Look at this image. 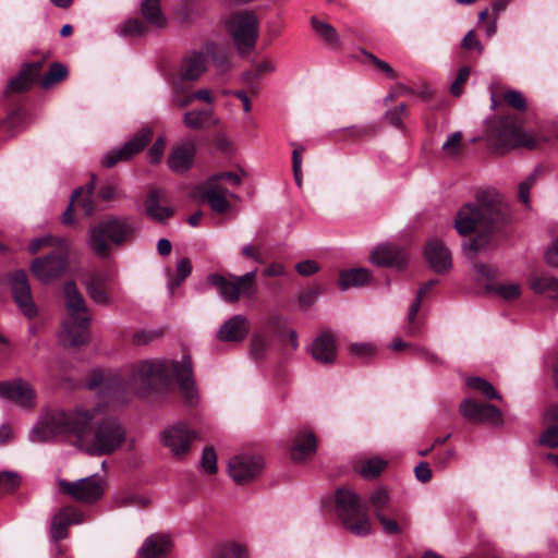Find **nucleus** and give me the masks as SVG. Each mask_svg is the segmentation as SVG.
<instances>
[{"mask_svg": "<svg viewBox=\"0 0 558 558\" xmlns=\"http://www.w3.org/2000/svg\"><path fill=\"white\" fill-rule=\"evenodd\" d=\"M257 269L246 272L243 276L223 277L219 274H210L207 283L218 291L219 295L227 302L234 303L240 295L253 296L256 291L255 277Z\"/></svg>", "mask_w": 558, "mask_h": 558, "instance_id": "0eeeda50", "label": "nucleus"}, {"mask_svg": "<svg viewBox=\"0 0 558 558\" xmlns=\"http://www.w3.org/2000/svg\"><path fill=\"white\" fill-rule=\"evenodd\" d=\"M386 465L387 462L385 460L373 458L362 461L360 465L356 466V470L364 478H374L381 473Z\"/></svg>", "mask_w": 558, "mask_h": 558, "instance_id": "c03bdc74", "label": "nucleus"}, {"mask_svg": "<svg viewBox=\"0 0 558 558\" xmlns=\"http://www.w3.org/2000/svg\"><path fill=\"white\" fill-rule=\"evenodd\" d=\"M295 270L301 276H311L319 270V266L315 260H303L295 265Z\"/></svg>", "mask_w": 558, "mask_h": 558, "instance_id": "69168bd1", "label": "nucleus"}, {"mask_svg": "<svg viewBox=\"0 0 558 558\" xmlns=\"http://www.w3.org/2000/svg\"><path fill=\"white\" fill-rule=\"evenodd\" d=\"M275 70H276V66L272 62H270L268 60H264L262 62L254 63L250 70L245 71L241 75V81L243 83H252V82L258 80L264 74H269V73L275 72Z\"/></svg>", "mask_w": 558, "mask_h": 558, "instance_id": "37998d69", "label": "nucleus"}, {"mask_svg": "<svg viewBox=\"0 0 558 558\" xmlns=\"http://www.w3.org/2000/svg\"><path fill=\"white\" fill-rule=\"evenodd\" d=\"M206 56L201 52H192L181 63L180 76L183 81H196L206 71Z\"/></svg>", "mask_w": 558, "mask_h": 558, "instance_id": "cd10ccee", "label": "nucleus"}, {"mask_svg": "<svg viewBox=\"0 0 558 558\" xmlns=\"http://www.w3.org/2000/svg\"><path fill=\"white\" fill-rule=\"evenodd\" d=\"M95 180L96 179L93 177L92 182H89L85 187H80L73 192L71 202L63 214L62 221L64 225H72L74 222L72 215L74 207H81L85 216H90L94 214L95 204L93 201V193L96 184Z\"/></svg>", "mask_w": 558, "mask_h": 558, "instance_id": "6ab92c4d", "label": "nucleus"}, {"mask_svg": "<svg viewBox=\"0 0 558 558\" xmlns=\"http://www.w3.org/2000/svg\"><path fill=\"white\" fill-rule=\"evenodd\" d=\"M74 436L82 450L90 456H109L122 447L126 430L112 416L97 420V410L76 407L70 410L54 409L45 412L31 429L28 438L34 444L50 441L57 437Z\"/></svg>", "mask_w": 558, "mask_h": 558, "instance_id": "f257e3e1", "label": "nucleus"}, {"mask_svg": "<svg viewBox=\"0 0 558 558\" xmlns=\"http://www.w3.org/2000/svg\"><path fill=\"white\" fill-rule=\"evenodd\" d=\"M201 195L217 214H225L230 209L231 205L228 197L238 198L234 193L227 191L209 180L203 184Z\"/></svg>", "mask_w": 558, "mask_h": 558, "instance_id": "412c9836", "label": "nucleus"}, {"mask_svg": "<svg viewBox=\"0 0 558 558\" xmlns=\"http://www.w3.org/2000/svg\"><path fill=\"white\" fill-rule=\"evenodd\" d=\"M113 245L132 241L136 235L135 222L126 216H108L98 221Z\"/></svg>", "mask_w": 558, "mask_h": 558, "instance_id": "ddd939ff", "label": "nucleus"}, {"mask_svg": "<svg viewBox=\"0 0 558 558\" xmlns=\"http://www.w3.org/2000/svg\"><path fill=\"white\" fill-rule=\"evenodd\" d=\"M463 135L461 131H456L449 134L441 145V154L448 159H458L464 151L465 144L462 141Z\"/></svg>", "mask_w": 558, "mask_h": 558, "instance_id": "e433bc0d", "label": "nucleus"}, {"mask_svg": "<svg viewBox=\"0 0 558 558\" xmlns=\"http://www.w3.org/2000/svg\"><path fill=\"white\" fill-rule=\"evenodd\" d=\"M163 198L161 190H151L145 202V211L149 218L157 222H165L173 215V209L168 206H161L160 201Z\"/></svg>", "mask_w": 558, "mask_h": 558, "instance_id": "c85d7f7f", "label": "nucleus"}, {"mask_svg": "<svg viewBox=\"0 0 558 558\" xmlns=\"http://www.w3.org/2000/svg\"><path fill=\"white\" fill-rule=\"evenodd\" d=\"M196 155V142L187 137L173 146L168 156V167L175 173H184L191 169Z\"/></svg>", "mask_w": 558, "mask_h": 558, "instance_id": "a211bd4d", "label": "nucleus"}, {"mask_svg": "<svg viewBox=\"0 0 558 558\" xmlns=\"http://www.w3.org/2000/svg\"><path fill=\"white\" fill-rule=\"evenodd\" d=\"M20 485V476L14 472H0V490L8 493L17 488Z\"/></svg>", "mask_w": 558, "mask_h": 558, "instance_id": "5fc2aeb1", "label": "nucleus"}, {"mask_svg": "<svg viewBox=\"0 0 558 558\" xmlns=\"http://www.w3.org/2000/svg\"><path fill=\"white\" fill-rule=\"evenodd\" d=\"M536 173L530 174L525 181L521 182L519 185L518 197L522 204L525 206L530 205V190L535 183Z\"/></svg>", "mask_w": 558, "mask_h": 558, "instance_id": "bf43d9fd", "label": "nucleus"}, {"mask_svg": "<svg viewBox=\"0 0 558 558\" xmlns=\"http://www.w3.org/2000/svg\"><path fill=\"white\" fill-rule=\"evenodd\" d=\"M546 417L551 425L541 435L539 444L548 448H558V405L550 408Z\"/></svg>", "mask_w": 558, "mask_h": 558, "instance_id": "c9c22d12", "label": "nucleus"}, {"mask_svg": "<svg viewBox=\"0 0 558 558\" xmlns=\"http://www.w3.org/2000/svg\"><path fill=\"white\" fill-rule=\"evenodd\" d=\"M311 24L316 34L324 40L328 46L336 48L339 47V37L332 25L319 21L316 17L311 19Z\"/></svg>", "mask_w": 558, "mask_h": 558, "instance_id": "ea45409f", "label": "nucleus"}, {"mask_svg": "<svg viewBox=\"0 0 558 558\" xmlns=\"http://www.w3.org/2000/svg\"><path fill=\"white\" fill-rule=\"evenodd\" d=\"M58 484L65 494L82 502H94L104 494L102 480L96 475L86 476L74 482L58 480Z\"/></svg>", "mask_w": 558, "mask_h": 558, "instance_id": "9d476101", "label": "nucleus"}, {"mask_svg": "<svg viewBox=\"0 0 558 558\" xmlns=\"http://www.w3.org/2000/svg\"><path fill=\"white\" fill-rule=\"evenodd\" d=\"M43 247H57L60 251H68L69 243L64 238H58L51 234H46L40 238L34 239L29 243L28 250L32 254H35Z\"/></svg>", "mask_w": 558, "mask_h": 558, "instance_id": "a19ab883", "label": "nucleus"}, {"mask_svg": "<svg viewBox=\"0 0 558 558\" xmlns=\"http://www.w3.org/2000/svg\"><path fill=\"white\" fill-rule=\"evenodd\" d=\"M488 290L506 301L517 300L521 295V286L517 282H505L492 286Z\"/></svg>", "mask_w": 558, "mask_h": 558, "instance_id": "a18cd8bd", "label": "nucleus"}, {"mask_svg": "<svg viewBox=\"0 0 558 558\" xmlns=\"http://www.w3.org/2000/svg\"><path fill=\"white\" fill-rule=\"evenodd\" d=\"M317 441L315 434L306 428L300 429L294 435L291 446V459L294 462H303L311 459L316 452Z\"/></svg>", "mask_w": 558, "mask_h": 558, "instance_id": "5701e85b", "label": "nucleus"}, {"mask_svg": "<svg viewBox=\"0 0 558 558\" xmlns=\"http://www.w3.org/2000/svg\"><path fill=\"white\" fill-rule=\"evenodd\" d=\"M166 141L163 137H159L156 140L154 145L148 150V157L150 163H158L161 160V157L165 151Z\"/></svg>", "mask_w": 558, "mask_h": 558, "instance_id": "0e129e2a", "label": "nucleus"}, {"mask_svg": "<svg viewBox=\"0 0 558 558\" xmlns=\"http://www.w3.org/2000/svg\"><path fill=\"white\" fill-rule=\"evenodd\" d=\"M263 469L260 458L252 456H235L229 461V474L238 484H246L255 478Z\"/></svg>", "mask_w": 558, "mask_h": 558, "instance_id": "f3484780", "label": "nucleus"}, {"mask_svg": "<svg viewBox=\"0 0 558 558\" xmlns=\"http://www.w3.org/2000/svg\"><path fill=\"white\" fill-rule=\"evenodd\" d=\"M470 68L463 66L459 70L454 82L450 86V92L454 96H460L462 93V85L466 82L470 75Z\"/></svg>", "mask_w": 558, "mask_h": 558, "instance_id": "680f3d73", "label": "nucleus"}, {"mask_svg": "<svg viewBox=\"0 0 558 558\" xmlns=\"http://www.w3.org/2000/svg\"><path fill=\"white\" fill-rule=\"evenodd\" d=\"M369 259L373 264L378 266L396 267L401 269L407 265L409 256L398 246L391 244H379L372 251Z\"/></svg>", "mask_w": 558, "mask_h": 558, "instance_id": "aec40b11", "label": "nucleus"}, {"mask_svg": "<svg viewBox=\"0 0 558 558\" xmlns=\"http://www.w3.org/2000/svg\"><path fill=\"white\" fill-rule=\"evenodd\" d=\"M13 299L24 316L32 319L37 315V307L33 301L31 287L24 271H16L11 279Z\"/></svg>", "mask_w": 558, "mask_h": 558, "instance_id": "dca6fc26", "label": "nucleus"}, {"mask_svg": "<svg viewBox=\"0 0 558 558\" xmlns=\"http://www.w3.org/2000/svg\"><path fill=\"white\" fill-rule=\"evenodd\" d=\"M63 294L68 317L62 323L59 342L64 348H77L87 343L89 339L88 326L92 317L83 295L73 281L64 283Z\"/></svg>", "mask_w": 558, "mask_h": 558, "instance_id": "20e7f679", "label": "nucleus"}, {"mask_svg": "<svg viewBox=\"0 0 558 558\" xmlns=\"http://www.w3.org/2000/svg\"><path fill=\"white\" fill-rule=\"evenodd\" d=\"M85 289L88 296L98 305L111 306L114 304L113 289L100 287L99 283H86Z\"/></svg>", "mask_w": 558, "mask_h": 558, "instance_id": "58836bf2", "label": "nucleus"}, {"mask_svg": "<svg viewBox=\"0 0 558 558\" xmlns=\"http://www.w3.org/2000/svg\"><path fill=\"white\" fill-rule=\"evenodd\" d=\"M313 357L320 363H332L336 359V342L332 336H318L311 348Z\"/></svg>", "mask_w": 558, "mask_h": 558, "instance_id": "c756f323", "label": "nucleus"}, {"mask_svg": "<svg viewBox=\"0 0 558 558\" xmlns=\"http://www.w3.org/2000/svg\"><path fill=\"white\" fill-rule=\"evenodd\" d=\"M170 371L175 375L181 395L185 402L189 405L197 404L198 391L193 379L192 361L190 356H183L180 362L171 363L166 361L142 362L134 366L128 383L114 388V393L120 390H128L136 396H143L150 389L165 385Z\"/></svg>", "mask_w": 558, "mask_h": 558, "instance_id": "7ed1b4c3", "label": "nucleus"}, {"mask_svg": "<svg viewBox=\"0 0 558 558\" xmlns=\"http://www.w3.org/2000/svg\"><path fill=\"white\" fill-rule=\"evenodd\" d=\"M372 272L366 268H352L339 272V288L345 291L350 288H360L368 284Z\"/></svg>", "mask_w": 558, "mask_h": 558, "instance_id": "2f4dec72", "label": "nucleus"}, {"mask_svg": "<svg viewBox=\"0 0 558 558\" xmlns=\"http://www.w3.org/2000/svg\"><path fill=\"white\" fill-rule=\"evenodd\" d=\"M234 46L241 54L252 51L259 35V21L253 11H239L226 22Z\"/></svg>", "mask_w": 558, "mask_h": 558, "instance_id": "423d86ee", "label": "nucleus"}, {"mask_svg": "<svg viewBox=\"0 0 558 558\" xmlns=\"http://www.w3.org/2000/svg\"><path fill=\"white\" fill-rule=\"evenodd\" d=\"M497 145L501 149L524 147L534 149L538 146L539 140L533 134L525 132L521 122L513 117L500 119L494 130Z\"/></svg>", "mask_w": 558, "mask_h": 558, "instance_id": "6e6552de", "label": "nucleus"}, {"mask_svg": "<svg viewBox=\"0 0 558 558\" xmlns=\"http://www.w3.org/2000/svg\"><path fill=\"white\" fill-rule=\"evenodd\" d=\"M424 254L428 264L436 272H447L452 266L451 253L440 240H429L425 246Z\"/></svg>", "mask_w": 558, "mask_h": 558, "instance_id": "4be33fe9", "label": "nucleus"}, {"mask_svg": "<svg viewBox=\"0 0 558 558\" xmlns=\"http://www.w3.org/2000/svg\"><path fill=\"white\" fill-rule=\"evenodd\" d=\"M269 347V339L266 336L256 335L251 340V354L255 359H262Z\"/></svg>", "mask_w": 558, "mask_h": 558, "instance_id": "864d4df0", "label": "nucleus"}, {"mask_svg": "<svg viewBox=\"0 0 558 558\" xmlns=\"http://www.w3.org/2000/svg\"><path fill=\"white\" fill-rule=\"evenodd\" d=\"M40 69L41 62L39 61L25 64L19 75L10 81V90L23 92L27 89L39 75Z\"/></svg>", "mask_w": 558, "mask_h": 558, "instance_id": "72a5a7b5", "label": "nucleus"}, {"mask_svg": "<svg viewBox=\"0 0 558 558\" xmlns=\"http://www.w3.org/2000/svg\"><path fill=\"white\" fill-rule=\"evenodd\" d=\"M336 511L341 523L350 533L364 537L372 532V522L366 509L362 508L360 496L349 488L336 492Z\"/></svg>", "mask_w": 558, "mask_h": 558, "instance_id": "39448f33", "label": "nucleus"}, {"mask_svg": "<svg viewBox=\"0 0 558 558\" xmlns=\"http://www.w3.org/2000/svg\"><path fill=\"white\" fill-rule=\"evenodd\" d=\"M147 32V26L138 19L128 20L118 29L119 35L124 37H140L146 35Z\"/></svg>", "mask_w": 558, "mask_h": 558, "instance_id": "09e8293b", "label": "nucleus"}, {"mask_svg": "<svg viewBox=\"0 0 558 558\" xmlns=\"http://www.w3.org/2000/svg\"><path fill=\"white\" fill-rule=\"evenodd\" d=\"M68 268V251H61L59 254H49L45 257L36 258L31 270L33 275L43 283L50 282L59 278Z\"/></svg>", "mask_w": 558, "mask_h": 558, "instance_id": "f8f14e48", "label": "nucleus"}, {"mask_svg": "<svg viewBox=\"0 0 558 558\" xmlns=\"http://www.w3.org/2000/svg\"><path fill=\"white\" fill-rule=\"evenodd\" d=\"M172 541L169 534L155 533L145 538L137 554L140 558H161L170 553Z\"/></svg>", "mask_w": 558, "mask_h": 558, "instance_id": "393cba45", "label": "nucleus"}, {"mask_svg": "<svg viewBox=\"0 0 558 558\" xmlns=\"http://www.w3.org/2000/svg\"><path fill=\"white\" fill-rule=\"evenodd\" d=\"M414 474H415L416 480L420 481L421 483L429 482L432 478V471H430L429 464L424 461L420 462L414 468Z\"/></svg>", "mask_w": 558, "mask_h": 558, "instance_id": "338daca9", "label": "nucleus"}, {"mask_svg": "<svg viewBox=\"0 0 558 558\" xmlns=\"http://www.w3.org/2000/svg\"><path fill=\"white\" fill-rule=\"evenodd\" d=\"M459 411L461 415L475 423H492L500 425L502 423V413L495 405L476 402L472 399H465L460 403Z\"/></svg>", "mask_w": 558, "mask_h": 558, "instance_id": "4468645a", "label": "nucleus"}, {"mask_svg": "<svg viewBox=\"0 0 558 558\" xmlns=\"http://www.w3.org/2000/svg\"><path fill=\"white\" fill-rule=\"evenodd\" d=\"M153 130L143 128L123 146L108 151L102 159V165L107 168L113 167L119 161H126L140 153L151 140Z\"/></svg>", "mask_w": 558, "mask_h": 558, "instance_id": "9b49d317", "label": "nucleus"}, {"mask_svg": "<svg viewBox=\"0 0 558 558\" xmlns=\"http://www.w3.org/2000/svg\"><path fill=\"white\" fill-rule=\"evenodd\" d=\"M250 330V323L243 315H234L226 320L217 332V338L223 342H241Z\"/></svg>", "mask_w": 558, "mask_h": 558, "instance_id": "a878e982", "label": "nucleus"}, {"mask_svg": "<svg viewBox=\"0 0 558 558\" xmlns=\"http://www.w3.org/2000/svg\"><path fill=\"white\" fill-rule=\"evenodd\" d=\"M437 283V280H429L426 282L417 292L416 301L411 305L410 312L408 314L409 323H413L415 316L420 310L421 301L423 296Z\"/></svg>", "mask_w": 558, "mask_h": 558, "instance_id": "6e6d98bb", "label": "nucleus"}, {"mask_svg": "<svg viewBox=\"0 0 558 558\" xmlns=\"http://www.w3.org/2000/svg\"><path fill=\"white\" fill-rule=\"evenodd\" d=\"M469 388L480 391L487 399L501 400V396L495 390L493 385L481 377H470L466 380Z\"/></svg>", "mask_w": 558, "mask_h": 558, "instance_id": "de8ad7c7", "label": "nucleus"}, {"mask_svg": "<svg viewBox=\"0 0 558 558\" xmlns=\"http://www.w3.org/2000/svg\"><path fill=\"white\" fill-rule=\"evenodd\" d=\"M84 522V515L77 509L65 507L60 509L53 517L50 534L54 541L65 538L68 535V526L72 524H81Z\"/></svg>", "mask_w": 558, "mask_h": 558, "instance_id": "b1692460", "label": "nucleus"}, {"mask_svg": "<svg viewBox=\"0 0 558 558\" xmlns=\"http://www.w3.org/2000/svg\"><path fill=\"white\" fill-rule=\"evenodd\" d=\"M196 432L183 423H175L163 428L158 436L159 442L175 458L184 457L196 439Z\"/></svg>", "mask_w": 558, "mask_h": 558, "instance_id": "1a4fd4ad", "label": "nucleus"}, {"mask_svg": "<svg viewBox=\"0 0 558 558\" xmlns=\"http://www.w3.org/2000/svg\"><path fill=\"white\" fill-rule=\"evenodd\" d=\"M393 518H389L386 513H377L375 517L380 523L385 533L389 535L401 534L409 525V522L405 517L400 515L399 513L392 512Z\"/></svg>", "mask_w": 558, "mask_h": 558, "instance_id": "4c0bfd02", "label": "nucleus"}, {"mask_svg": "<svg viewBox=\"0 0 558 558\" xmlns=\"http://www.w3.org/2000/svg\"><path fill=\"white\" fill-rule=\"evenodd\" d=\"M208 180L213 181L216 184H218V182L220 180H226L234 185H240L242 182L241 177L239 174H236L235 172L217 173V174H214L210 178H208Z\"/></svg>", "mask_w": 558, "mask_h": 558, "instance_id": "774afa93", "label": "nucleus"}, {"mask_svg": "<svg viewBox=\"0 0 558 558\" xmlns=\"http://www.w3.org/2000/svg\"><path fill=\"white\" fill-rule=\"evenodd\" d=\"M369 504L373 507L374 515L377 513H385L389 509L390 497L385 488H377L369 495Z\"/></svg>", "mask_w": 558, "mask_h": 558, "instance_id": "49530a36", "label": "nucleus"}, {"mask_svg": "<svg viewBox=\"0 0 558 558\" xmlns=\"http://www.w3.org/2000/svg\"><path fill=\"white\" fill-rule=\"evenodd\" d=\"M545 264L554 269H558V235L544 250Z\"/></svg>", "mask_w": 558, "mask_h": 558, "instance_id": "603ef678", "label": "nucleus"}, {"mask_svg": "<svg viewBox=\"0 0 558 558\" xmlns=\"http://www.w3.org/2000/svg\"><path fill=\"white\" fill-rule=\"evenodd\" d=\"M213 558H248L244 546L238 543L218 545L213 551Z\"/></svg>", "mask_w": 558, "mask_h": 558, "instance_id": "79ce46f5", "label": "nucleus"}, {"mask_svg": "<svg viewBox=\"0 0 558 558\" xmlns=\"http://www.w3.org/2000/svg\"><path fill=\"white\" fill-rule=\"evenodd\" d=\"M408 117V109L405 104H400L396 108L388 110L386 118L389 123L395 126H401L403 119Z\"/></svg>", "mask_w": 558, "mask_h": 558, "instance_id": "13d9d810", "label": "nucleus"}, {"mask_svg": "<svg viewBox=\"0 0 558 558\" xmlns=\"http://www.w3.org/2000/svg\"><path fill=\"white\" fill-rule=\"evenodd\" d=\"M530 288L537 294H547V296L558 302V278L547 275H532L529 278Z\"/></svg>", "mask_w": 558, "mask_h": 558, "instance_id": "473e14b6", "label": "nucleus"}, {"mask_svg": "<svg viewBox=\"0 0 558 558\" xmlns=\"http://www.w3.org/2000/svg\"><path fill=\"white\" fill-rule=\"evenodd\" d=\"M183 123L191 130H207L219 124V119L213 110H191L184 113Z\"/></svg>", "mask_w": 558, "mask_h": 558, "instance_id": "7c9ffc66", "label": "nucleus"}, {"mask_svg": "<svg viewBox=\"0 0 558 558\" xmlns=\"http://www.w3.org/2000/svg\"><path fill=\"white\" fill-rule=\"evenodd\" d=\"M201 464L203 470L208 474H213L217 471V456L214 448L207 447L203 450Z\"/></svg>", "mask_w": 558, "mask_h": 558, "instance_id": "4d7b16f0", "label": "nucleus"}, {"mask_svg": "<svg viewBox=\"0 0 558 558\" xmlns=\"http://www.w3.org/2000/svg\"><path fill=\"white\" fill-rule=\"evenodd\" d=\"M505 100L513 108L524 110L526 101L524 96L518 90H509L504 95Z\"/></svg>", "mask_w": 558, "mask_h": 558, "instance_id": "e2e57ef3", "label": "nucleus"}, {"mask_svg": "<svg viewBox=\"0 0 558 558\" xmlns=\"http://www.w3.org/2000/svg\"><path fill=\"white\" fill-rule=\"evenodd\" d=\"M510 220V211L502 195L495 189L480 190L475 201L461 206L454 217L453 227L460 235L476 233V236L462 247L468 258L487 248L492 235Z\"/></svg>", "mask_w": 558, "mask_h": 558, "instance_id": "f03ea898", "label": "nucleus"}, {"mask_svg": "<svg viewBox=\"0 0 558 558\" xmlns=\"http://www.w3.org/2000/svg\"><path fill=\"white\" fill-rule=\"evenodd\" d=\"M376 347L369 342L353 343L350 345V353L357 357H368L375 354Z\"/></svg>", "mask_w": 558, "mask_h": 558, "instance_id": "052dcab7", "label": "nucleus"}, {"mask_svg": "<svg viewBox=\"0 0 558 558\" xmlns=\"http://www.w3.org/2000/svg\"><path fill=\"white\" fill-rule=\"evenodd\" d=\"M86 243L93 253L100 258H106L111 254L112 243L107 238V234L98 222L89 227Z\"/></svg>", "mask_w": 558, "mask_h": 558, "instance_id": "bb28decb", "label": "nucleus"}, {"mask_svg": "<svg viewBox=\"0 0 558 558\" xmlns=\"http://www.w3.org/2000/svg\"><path fill=\"white\" fill-rule=\"evenodd\" d=\"M141 13L147 23L162 28L167 25V19L161 11L160 0H142Z\"/></svg>", "mask_w": 558, "mask_h": 558, "instance_id": "f704fd0d", "label": "nucleus"}, {"mask_svg": "<svg viewBox=\"0 0 558 558\" xmlns=\"http://www.w3.org/2000/svg\"><path fill=\"white\" fill-rule=\"evenodd\" d=\"M0 397L24 409H31L36 403L34 388L29 383L21 379L1 383Z\"/></svg>", "mask_w": 558, "mask_h": 558, "instance_id": "2eb2a0df", "label": "nucleus"}, {"mask_svg": "<svg viewBox=\"0 0 558 558\" xmlns=\"http://www.w3.org/2000/svg\"><path fill=\"white\" fill-rule=\"evenodd\" d=\"M191 262L187 258L180 259L177 264L175 277L168 283L170 291L172 292L175 288H178L191 275Z\"/></svg>", "mask_w": 558, "mask_h": 558, "instance_id": "3c124183", "label": "nucleus"}, {"mask_svg": "<svg viewBox=\"0 0 558 558\" xmlns=\"http://www.w3.org/2000/svg\"><path fill=\"white\" fill-rule=\"evenodd\" d=\"M68 75V69L61 63H52L48 73L41 78V86L49 88L53 84L61 82Z\"/></svg>", "mask_w": 558, "mask_h": 558, "instance_id": "8fccbe9b", "label": "nucleus"}]
</instances>
